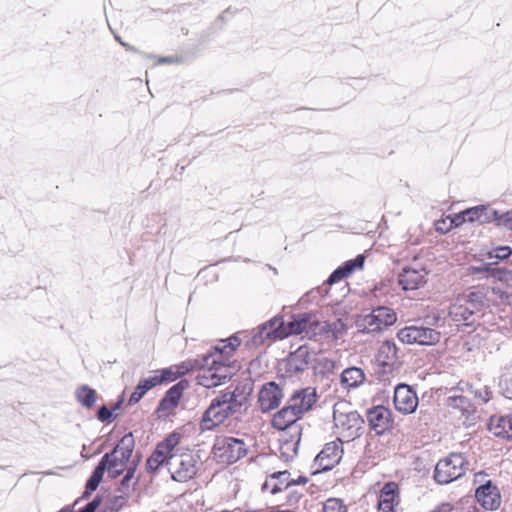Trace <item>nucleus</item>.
<instances>
[{
    "instance_id": "obj_1",
    "label": "nucleus",
    "mask_w": 512,
    "mask_h": 512,
    "mask_svg": "<svg viewBox=\"0 0 512 512\" xmlns=\"http://www.w3.org/2000/svg\"><path fill=\"white\" fill-rule=\"evenodd\" d=\"M180 439L178 433H172L158 443L147 460V469L156 471L166 466L175 481L184 482L192 479L198 471L200 457L193 451L180 447Z\"/></svg>"
},
{
    "instance_id": "obj_2",
    "label": "nucleus",
    "mask_w": 512,
    "mask_h": 512,
    "mask_svg": "<svg viewBox=\"0 0 512 512\" xmlns=\"http://www.w3.org/2000/svg\"><path fill=\"white\" fill-rule=\"evenodd\" d=\"M240 345L237 337L220 340L213 351L203 356L196 381L205 388H215L225 384L237 370L236 365L230 361L235 349Z\"/></svg>"
},
{
    "instance_id": "obj_3",
    "label": "nucleus",
    "mask_w": 512,
    "mask_h": 512,
    "mask_svg": "<svg viewBox=\"0 0 512 512\" xmlns=\"http://www.w3.org/2000/svg\"><path fill=\"white\" fill-rule=\"evenodd\" d=\"M317 321H313L309 314H301L285 324L281 318H273L258 328L252 340L255 345L262 344L266 339H284L290 335L305 333L307 336L318 332Z\"/></svg>"
},
{
    "instance_id": "obj_4",
    "label": "nucleus",
    "mask_w": 512,
    "mask_h": 512,
    "mask_svg": "<svg viewBox=\"0 0 512 512\" xmlns=\"http://www.w3.org/2000/svg\"><path fill=\"white\" fill-rule=\"evenodd\" d=\"M246 396L234 391H225L212 400L202 418L203 429H212L228 417L238 413L245 405Z\"/></svg>"
},
{
    "instance_id": "obj_5",
    "label": "nucleus",
    "mask_w": 512,
    "mask_h": 512,
    "mask_svg": "<svg viewBox=\"0 0 512 512\" xmlns=\"http://www.w3.org/2000/svg\"><path fill=\"white\" fill-rule=\"evenodd\" d=\"M334 427L338 438L347 442L361 435L363 419L347 401H338L333 407Z\"/></svg>"
},
{
    "instance_id": "obj_6",
    "label": "nucleus",
    "mask_w": 512,
    "mask_h": 512,
    "mask_svg": "<svg viewBox=\"0 0 512 512\" xmlns=\"http://www.w3.org/2000/svg\"><path fill=\"white\" fill-rule=\"evenodd\" d=\"M133 449V436L132 434H127L121 438L112 452L106 453L102 457L99 463L104 464V470H107L109 477L116 478L125 471Z\"/></svg>"
},
{
    "instance_id": "obj_7",
    "label": "nucleus",
    "mask_w": 512,
    "mask_h": 512,
    "mask_svg": "<svg viewBox=\"0 0 512 512\" xmlns=\"http://www.w3.org/2000/svg\"><path fill=\"white\" fill-rule=\"evenodd\" d=\"M247 454L243 440L234 437H219L213 446V455L218 463L232 464Z\"/></svg>"
},
{
    "instance_id": "obj_8",
    "label": "nucleus",
    "mask_w": 512,
    "mask_h": 512,
    "mask_svg": "<svg viewBox=\"0 0 512 512\" xmlns=\"http://www.w3.org/2000/svg\"><path fill=\"white\" fill-rule=\"evenodd\" d=\"M397 320L395 312L388 307L380 306L367 315L360 316L356 327L363 333H374L393 325Z\"/></svg>"
},
{
    "instance_id": "obj_9",
    "label": "nucleus",
    "mask_w": 512,
    "mask_h": 512,
    "mask_svg": "<svg viewBox=\"0 0 512 512\" xmlns=\"http://www.w3.org/2000/svg\"><path fill=\"white\" fill-rule=\"evenodd\" d=\"M464 472L465 459L463 455L452 453L437 463L434 478L439 484H449L460 478Z\"/></svg>"
},
{
    "instance_id": "obj_10",
    "label": "nucleus",
    "mask_w": 512,
    "mask_h": 512,
    "mask_svg": "<svg viewBox=\"0 0 512 512\" xmlns=\"http://www.w3.org/2000/svg\"><path fill=\"white\" fill-rule=\"evenodd\" d=\"M397 337L404 344L435 345L441 334L429 327L408 326L399 330Z\"/></svg>"
},
{
    "instance_id": "obj_11",
    "label": "nucleus",
    "mask_w": 512,
    "mask_h": 512,
    "mask_svg": "<svg viewBox=\"0 0 512 512\" xmlns=\"http://www.w3.org/2000/svg\"><path fill=\"white\" fill-rule=\"evenodd\" d=\"M308 482V479L304 476H299L298 478H291V474L288 471H278L269 475L264 484L262 485V490L275 495L282 491H285L290 486H304Z\"/></svg>"
},
{
    "instance_id": "obj_12",
    "label": "nucleus",
    "mask_w": 512,
    "mask_h": 512,
    "mask_svg": "<svg viewBox=\"0 0 512 512\" xmlns=\"http://www.w3.org/2000/svg\"><path fill=\"white\" fill-rule=\"evenodd\" d=\"M343 454L342 440L327 443L320 453L316 456V463L322 470H329L336 465Z\"/></svg>"
},
{
    "instance_id": "obj_13",
    "label": "nucleus",
    "mask_w": 512,
    "mask_h": 512,
    "mask_svg": "<svg viewBox=\"0 0 512 512\" xmlns=\"http://www.w3.org/2000/svg\"><path fill=\"white\" fill-rule=\"evenodd\" d=\"M394 405L399 412L410 414L417 408L418 397L408 385L400 384L394 391Z\"/></svg>"
},
{
    "instance_id": "obj_14",
    "label": "nucleus",
    "mask_w": 512,
    "mask_h": 512,
    "mask_svg": "<svg viewBox=\"0 0 512 512\" xmlns=\"http://www.w3.org/2000/svg\"><path fill=\"white\" fill-rule=\"evenodd\" d=\"M284 397L283 391L275 382L265 384L259 391L258 402L263 412L270 411L279 406Z\"/></svg>"
},
{
    "instance_id": "obj_15",
    "label": "nucleus",
    "mask_w": 512,
    "mask_h": 512,
    "mask_svg": "<svg viewBox=\"0 0 512 512\" xmlns=\"http://www.w3.org/2000/svg\"><path fill=\"white\" fill-rule=\"evenodd\" d=\"M187 385L186 381H180L166 392L165 397L161 400L157 409L160 417H167L173 412L178 406L179 400Z\"/></svg>"
},
{
    "instance_id": "obj_16",
    "label": "nucleus",
    "mask_w": 512,
    "mask_h": 512,
    "mask_svg": "<svg viewBox=\"0 0 512 512\" xmlns=\"http://www.w3.org/2000/svg\"><path fill=\"white\" fill-rule=\"evenodd\" d=\"M317 395L315 389L304 388L296 391L289 399L288 404L301 417V415L309 411L315 404Z\"/></svg>"
},
{
    "instance_id": "obj_17",
    "label": "nucleus",
    "mask_w": 512,
    "mask_h": 512,
    "mask_svg": "<svg viewBox=\"0 0 512 512\" xmlns=\"http://www.w3.org/2000/svg\"><path fill=\"white\" fill-rule=\"evenodd\" d=\"M475 497L479 504L486 510H495L501 503L499 490L496 486L492 485L490 481L476 490Z\"/></svg>"
},
{
    "instance_id": "obj_18",
    "label": "nucleus",
    "mask_w": 512,
    "mask_h": 512,
    "mask_svg": "<svg viewBox=\"0 0 512 512\" xmlns=\"http://www.w3.org/2000/svg\"><path fill=\"white\" fill-rule=\"evenodd\" d=\"M426 276L424 268L406 267L399 275V284L404 290H415L426 282Z\"/></svg>"
},
{
    "instance_id": "obj_19",
    "label": "nucleus",
    "mask_w": 512,
    "mask_h": 512,
    "mask_svg": "<svg viewBox=\"0 0 512 512\" xmlns=\"http://www.w3.org/2000/svg\"><path fill=\"white\" fill-rule=\"evenodd\" d=\"M310 354L307 348L301 346L295 352L291 353L288 358L281 364L285 368V372L292 376L306 369L309 364Z\"/></svg>"
},
{
    "instance_id": "obj_20",
    "label": "nucleus",
    "mask_w": 512,
    "mask_h": 512,
    "mask_svg": "<svg viewBox=\"0 0 512 512\" xmlns=\"http://www.w3.org/2000/svg\"><path fill=\"white\" fill-rule=\"evenodd\" d=\"M196 366V361L188 360L180 364L170 366L168 368L157 371L154 377L159 380V384L164 382H171L176 380L178 377L185 375L189 371L193 370Z\"/></svg>"
},
{
    "instance_id": "obj_21",
    "label": "nucleus",
    "mask_w": 512,
    "mask_h": 512,
    "mask_svg": "<svg viewBox=\"0 0 512 512\" xmlns=\"http://www.w3.org/2000/svg\"><path fill=\"white\" fill-rule=\"evenodd\" d=\"M367 420L377 434H382L390 427V411L383 406H376L368 411Z\"/></svg>"
},
{
    "instance_id": "obj_22",
    "label": "nucleus",
    "mask_w": 512,
    "mask_h": 512,
    "mask_svg": "<svg viewBox=\"0 0 512 512\" xmlns=\"http://www.w3.org/2000/svg\"><path fill=\"white\" fill-rule=\"evenodd\" d=\"M366 380L364 371L359 367H349L340 375V383L343 388L352 389L361 386Z\"/></svg>"
},
{
    "instance_id": "obj_23",
    "label": "nucleus",
    "mask_w": 512,
    "mask_h": 512,
    "mask_svg": "<svg viewBox=\"0 0 512 512\" xmlns=\"http://www.w3.org/2000/svg\"><path fill=\"white\" fill-rule=\"evenodd\" d=\"M488 428L489 431L497 437L509 438L512 436V417H491L489 420Z\"/></svg>"
},
{
    "instance_id": "obj_24",
    "label": "nucleus",
    "mask_w": 512,
    "mask_h": 512,
    "mask_svg": "<svg viewBox=\"0 0 512 512\" xmlns=\"http://www.w3.org/2000/svg\"><path fill=\"white\" fill-rule=\"evenodd\" d=\"M300 416L288 404L279 410L272 419V426L277 430H285L294 424Z\"/></svg>"
},
{
    "instance_id": "obj_25",
    "label": "nucleus",
    "mask_w": 512,
    "mask_h": 512,
    "mask_svg": "<svg viewBox=\"0 0 512 512\" xmlns=\"http://www.w3.org/2000/svg\"><path fill=\"white\" fill-rule=\"evenodd\" d=\"M465 297H459L450 306L449 316L455 322H465L473 315V308L467 305Z\"/></svg>"
},
{
    "instance_id": "obj_26",
    "label": "nucleus",
    "mask_w": 512,
    "mask_h": 512,
    "mask_svg": "<svg viewBox=\"0 0 512 512\" xmlns=\"http://www.w3.org/2000/svg\"><path fill=\"white\" fill-rule=\"evenodd\" d=\"M397 359V347L393 341H384L376 354V360L381 366L391 365Z\"/></svg>"
},
{
    "instance_id": "obj_27",
    "label": "nucleus",
    "mask_w": 512,
    "mask_h": 512,
    "mask_svg": "<svg viewBox=\"0 0 512 512\" xmlns=\"http://www.w3.org/2000/svg\"><path fill=\"white\" fill-rule=\"evenodd\" d=\"M398 498V485L395 482H388L381 489L379 507H394L398 504Z\"/></svg>"
},
{
    "instance_id": "obj_28",
    "label": "nucleus",
    "mask_w": 512,
    "mask_h": 512,
    "mask_svg": "<svg viewBox=\"0 0 512 512\" xmlns=\"http://www.w3.org/2000/svg\"><path fill=\"white\" fill-rule=\"evenodd\" d=\"M488 208L484 205L475 206L464 211V215H467L469 222L480 221L486 222L490 221L492 218H498V212L492 211V215H487Z\"/></svg>"
},
{
    "instance_id": "obj_29",
    "label": "nucleus",
    "mask_w": 512,
    "mask_h": 512,
    "mask_svg": "<svg viewBox=\"0 0 512 512\" xmlns=\"http://www.w3.org/2000/svg\"><path fill=\"white\" fill-rule=\"evenodd\" d=\"M76 399L85 408H92L97 400V392L88 385H81L75 391Z\"/></svg>"
},
{
    "instance_id": "obj_30",
    "label": "nucleus",
    "mask_w": 512,
    "mask_h": 512,
    "mask_svg": "<svg viewBox=\"0 0 512 512\" xmlns=\"http://www.w3.org/2000/svg\"><path fill=\"white\" fill-rule=\"evenodd\" d=\"M159 385V380H157L154 376L144 379L139 382L135 391L132 393L129 399V404L133 405L140 401V399L145 395V393L151 388Z\"/></svg>"
},
{
    "instance_id": "obj_31",
    "label": "nucleus",
    "mask_w": 512,
    "mask_h": 512,
    "mask_svg": "<svg viewBox=\"0 0 512 512\" xmlns=\"http://www.w3.org/2000/svg\"><path fill=\"white\" fill-rule=\"evenodd\" d=\"M316 325L318 326V332L330 333L334 339H339L346 331V325L341 319H337L332 323L318 322Z\"/></svg>"
},
{
    "instance_id": "obj_32",
    "label": "nucleus",
    "mask_w": 512,
    "mask_h": 512,
    "mask_svg": "<svg viewBox=\"0 0 512 512\" xmlns=\"http://www.w3.org/2000/svg\"><path fill=\"white\" fill-rule=\"evenodd\" d=\"M486 278H491L499 281L507 286H512V270L505 268H491L489 275Z\"/></svg>"
},
{
    "instance_id": "obj_33",
    "label": "nucleus",
    "mask_w": 512,
    "mask_h": 512,
    "mask_svg": "<svg viewBox=\"0 0 512 512\" xmlns=\"http://www.w3.org/2000/svg\"><path fill=\"white\" fill-rule=\"evenodd\" d=\"M104 472V464L99 463L86 483V491L84 493V496L89 495L92 491L97 489L98 485L100 484L103 478Z\"/></svg>"
},
{
    "instance_id": "obj_34",
    "label": "nucleus",
    "mask_w": 512,
    "mask_h": 512,
    "mask_svg": "<svg viewBox=\"0 0 512 512\" xmlns=\"http://www.w3.org/2000/svg\"><path fill=\"white\" fill-rule=\"evenodd\" d=\"M323 512H348L347 506L341 499L329 498L323 504Z\"/></svg>"
},
{
    "instance_id": "obj_35",
    "label": "nucleus",
    "mask_w": 512,
    "mask_h": 512,
    "mask_svg": "<svg viewBox=\"0 0 512 512\" xmlns=\"http://www.w3.org/2000/svg\"><path fill=\"white\" fill-rule=\"evenodd\" d=\"M127 499L126 495L114 496L106 502L105 509L109 512H118L127 504Z\"/></svg>"
},
{
    "instance_id": "obj_36",
    "label": "nucleus",
    "mask_w": 512,
    "mask_h": 512,
    "mask_svg": "<svg viewBox=\"0 0 512 512\" xmlns=\"http://www.w3.org/2000/svg\"><path fill=\"white\" fill-rule=\"evenodd\" d=\"M364 259L365 258L363 255H358L355 259L346 261L340 267L345 272V274L349 276L353 271L359 270L363 267Z\"/></svg>"
},
{
    "instance_id": "obj_37",
    "label": "nucleus",
    "mask_w": 512,
    "mask_h": 512,
    "mask_svg": "<svg viewBox=\"0 0 512 512\" xmlns=\"http://www.w3.org/2000/svg\"><path fill=\"white\" fill-rule=\"evenodd\" d=\"M286 492V500L285 504L288 506L296 505L303 496L302 491H300L297 486H290L285 490Z\"/></svg>"
},
{
    "instance_id": "obj_38",
    "label": "nucleus",
    "mask_w": 512,
    "mask_h": 512,
    "mask_svg": "<svg viewBox=\"0 0 512 512\" xmlns=\"http://www.w3.org/2000/svg\"><path fill=\"white\" fill-rule=\"evenodd\" d=\"M464 297L468 300L467 305L473 308V312H475L482 303L483 294L481 292H470Z\"/></svg>"
},
{
    "instance_id": "obj_39",
    "label": "nucleus",
    "mask_w": 512,
    "mask_h": 512,
    "mask_svg": "<svg viewBox=\"0 0 512 512\" xmlns=\"http://www.w3.org/2000/svg\"><path fill=\"white\" fill-rule=\"evenodd\" d=\"M505 397L512 399V375L504 374L500 382Z\"/></svg>"
},
{
    "instance_id": "obj_40",
    "label": "nucleus",
    "mask_w": 512,
    "mask_h": 512,
    "mask_svg": "<svg viewBox=\"0 0 512 512\" xmlns=\"http://www.w3.org/2000/svg\"><path fill=\"white\" fill-rule=\"evenodd\" d=\"M491 268L492 267L489 265L470 266L467 268V275L482 274V278H486V276L489 275V270H491Z\"/></svg>"
},
{
    "instance_id": "obj_41",
    "label": "nucleus",
    "mask_w": 512,
    "mask_h": 512,
    "mask_svg": "<svg viewBox=\"0 0 512 512\" xmlns=\"http://www.w3.org/2000/svg\"><path fill=\"white\" fill-rule=\"evenodd\" d=\"M448 402L451 406L459 407L461 409H464L468 404L467 399L463 396H450L448 398Z\"/></svg>"
},
{
    "instance_id": "obj_42",
    "label": "nucleus",
    "mask_w": 512,
    "mask_h": 512,
    "mask_svg": "<svg viewBox=\"0 0 512 512\" xmlns=\"http://www.w3.org/2000/svg\"><path fill=\"white\" fill-rule=\"evenodd\" d=\"M346 277L347 275L345 274V272L341 269V267H339L330 275V277L328 278V283L334 284Z\"/></svg>"
},
{
    "instance_id": "obj_43",
    "label": "nucleus",
    "mask_w": 512,
    "mask_h": 512,
    "mask_svg": "<svg viewBox=\"0 0 512 512\" xmlns=\"http://www.w3.org/2000/svg\"><path fill=\"white\" fill-rule=\"evenodd\" d=\"M497 219L500 225L512 230V212H507Z\"/></svg>"
},
{
    "instance_id": "obj_44",
    "label": "nucleus",
    "mask_w": 512,
    "mask_h": 512,
    "mask_svg": "<svg viewBox=\"0 0 512 512\" xmlns=\"http://www.w3.org/2000/svg\"><path fill=\"white\" fill-rule=\"evenodd\" d=\"M511 254H512V250L510 247H507V246L499 247L496 249L495 258L504 260V259L508 258Z\"/></svg>"
},
{
    "instance_id": "obj_45",
    "label": "nucleus",
    "mask_w": 512,
    "mask_h": 512,
    "mask_svg": "<svg viewBox=\"0 0 512 512\" xmlns=\"http://www.w3.org/2000/svg\"><path fill=\"white\" fill-rule=\"evenodd\" d=\"M112 417L111 411L106 407L102 406L98 411V419L102 422L110 420Z\"/></svg>"
},
{
    "instance_id": "obj_46",
    "label": "nucleus",
    "mask_w": 512,
    "mask_h": 512,
    "mask_svg": "<svg viewBox=\"0 0 512 512\" xmlns=\"http://www.w3.org/2000/svg\"><path fill=\"white\" fill-rule=\"evenodd\" d=\"M475 395L480 398L482 401L487 402L490 400L491 392L487 387L480 389L479 391H475Z\"/></svg>"
},
{
    "instance_id": "obj_47",
    "label": "nucleus",
    "mask_w": 512,
    "mask_h": 512,
    "mask_svg": "<svg viewBox=\"0 0 512 512\" xmlns=\"http://www.w3.org/2000/svg\"><path fill=\"white\" fill-rule=\"evenodd\" d=\"M468 221L467 215H464V211L455 215V217L452 219V223L455 226H459L463 224L464 222Z\"/></svg>"
},
{
    "instance_id": "obj_48",
    "label": "nucleus",
    "mask_w": 512,
    "mask_h": 512,
    "mask_svg": "<svg viewBox=\"0 0 512 512\" xmlns=\"http://www.w3.org/2000/svg\"><path fill=\"white\" fill-rule=\"evenodd\" d=\"M99 504L100 499L96 497L93 501L85 506V509H87L89 512H95V510L99 507Z\"/></svg>"
},
{
    "instance_id": "obj_49",
    "label": "nucleus",
    "mask_w": 512,
    "mask_h": 512,
    "mask_svg": "<svg viewBox=\"0 0 512 512\" xmlns=\"http://www.w3.org/2000/svg\"><path fill=\"white\" fill-rule=\"evenodd\" d=\"M133 474H134V468H129L127 470V473L126 475L124 476L123 480H122V485L123 486H128L129 484V481L131 480V478L133 477Z\"/></svg>"
},
{
    "instance_id": "obj_50",
    "label": "nucleus",
    "mask_w": 512,
    "mask_h": 512,
    "mask_svg": "<svg viewBox=\"0 0 512 512\" xmlns=\"http://www.w3.org/2000/svg\"><path fill=\"white\" fill-rule=\"evenodd\" d=\"M451 511H452L451 505L448 503H445V504H442L437 510H435L433 512H451Z\"/></svg>"
},
{
    "instance_id": "obj_51",
    "label": "nucleus",
    "mask_w": 512,
    "mask_h": 512,
    "mask_svg": "<svg viewBox=\"0 0 512 512\" xmlns=\"http://www.w3.org/2000/svg\"><path fill=\"white\" fill-rule=\"evenodd\" d=\"M159 63H166V64H170V63H173L174 62V59L171 58V57H162V58H159L158 60Z\"/></svg>"
},
{
    "instance_id": "obj_52",
    "label": "nucleus",
    "mask_w": 512,
    "mask_h": 512,
    "mask_svg": "<svg viewBox=\"0 0 512 512\" xmlns=\"http://www.w3.org/2000/svg\"><path fill=\"white\" fill-rule=\"evenodd\" d=\"M380 512H395L393 506H389V508L379 507Z\"/></svg>"
},
{
    "instance_id": "obj_53",
    "label": "nucleus",
    "mask_w": 512,
    "mask_h": 512,
    "mask_svg": "<svg viewBox=\"0 0 512 512\" xmlns=\"http://www.w3.org/2000/svg\"><path fill=\"white\" fill-rule=\"evenodd\" d=\"M464 512H480L475 506H468Z\"/></svg>"
},
{
    "instance_id": "obj_54",
    "label": "nucleus",
    "mask_w": 512,
    "mask_h": 512,
    "mask_svg": "<svg viewBox=\"0 0 512 512\" xmlns=\"http://www.w3.org/2000/svg\"><path fill=\"white\" fill-rule=\"evenodd\" d=\"M80 512H89L85 507Z\"/></svg>"
},
{
    "instance_id": "obj_55",
    "label": "nucleus",
    "mask_w": 512,
    "mask_h": 512,
    "mask_svg": "<svg viewBox=\"0 0 512 512\" xmlns=\"http://www.w3.org/2000/svg\"><path fill=\"white\" fill-rule=\"evenodd\" d=\"M104 512H109V510H107V511H104Z\"/></svg>"
}]
</instances>
